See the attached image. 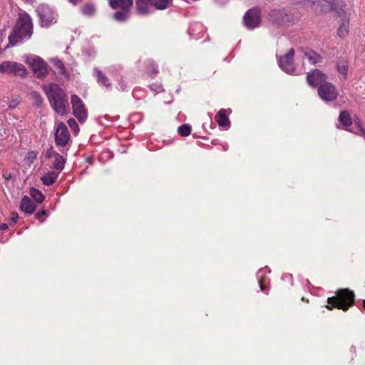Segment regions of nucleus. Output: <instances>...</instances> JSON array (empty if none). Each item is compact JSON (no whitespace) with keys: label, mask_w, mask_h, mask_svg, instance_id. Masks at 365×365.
<instances>
[{"label":"nucleus","mask_w":365,"mask_h":365,"mask_svg":"<svg viewBox=\"0 0 365 365\" xmlns=\"http://www.w3.org/2000/svg\"><path fill=\"white\" fill-rule=\"evenodd\" d=\"M318 94L324 101H332L338 96L335 86L331 83H324L318 88Z\"/></svg>","instance_id":"nucleus-6"},{"label":"nucleus","mask_w":365,"mask_h":365,"mask_svg":"<svg viewBox=\"0 0 365 365\" xmlns=\"http://www.w3.org/2000/svg\"><path fill=\"white\" fill-rule=\"evenodd\" d=\"M52 62L53 63V66L56 69V71L62 74V75H65L66 76H67V75L66 74V71H65V68H64V65L63 63L58 59H53L52 60Z\"/></svg>","instance_id":"nucleus-31"},{"label":"nucleus","mask_w":365,"mask_h":365,"mask_svg":"<svg viewBox=\"0 0 365 365\" xmlns=\"http://www.w3.org/2000/svg\"><path fill=\"white\" fill-rule=\"evenodd\" d=\"M58 178V174L53 172L48 173L41 178V180L44 185H51L55 182Z\"/></svg>","instance_id":"nucleus-26"},{"label":"nucleus","mask_w":365,"mask_h":365,"mask_svg":"<svg viewBox=\"0 0 365 365\" xmlns=\"http://www.w3.org/2000/svg\"><path fill=\"white\" fill-rule=\"evenodd\" d=\"M327 76L319 70L315 69L307 75L308 84L312 87H317L323 85L326 82Z\"/></svg>","instance_id":"nucleus-12"},{"label":"nucleus","mask_w":365,"mask_h":365,"mask_svg":"<svg viewBox=\"0 0 365 365\" xmlns=\"http://www.w3.org/2000/svg\"><path fill=\"white\" fill-rule=\"evenodd\" d=\"M0 73L24 77L27 72L24 66L21 63L14 61H4L0 63Z\"/></svg>","instance_id":"nucleus-4"},{"label":"nucleus","mask_w":365,"mask_h":365,"mask_svg":"<svg viewBox=\"0 0 365 365\" xmlns=\"http://www.w3.org/2000/svg\"><path fill=\"white\" fill-rule=\"evenodd\" d=\"M178 133L183 137H187L190 134L191 127L187 124H183L178 127Z\"/></svg>","instance_id":"nucleus-32"},{"label":"nucleus","mask_w":365,"mask_h":365,"mask_svg":"<svg viewBox=\"0 0 365 365\" xmlns=\"http://www.w3.org/2000/svg\"><path fill=\"white\" fill-rule=\"evenodd\" d=\"M44 90L54 110L61 115H64L68 106L64 91L56 83H50L44 87Z\"/></svg>","instance_id":"nucleus-2"},{"label":"nucleus","mask_w":365,"mask_h":365,"mask_svg":"<svg viewBox=\"0 0 365 365\" xmlns=\"http://www.w3.org/2000/svg\"><path fill=\"white\" fill-rule=\"evenodd\" d=\"M118 88L123 91L128 88L126 82L122 78L118 80Z\"/></svg>","instance_id":"nucleus-35"},{"label":"nucleus","mask_w":365,"mask_h":365,"mask_svg":"<svg viewBox=\"0 0 365 365\" xmlns=\"http://www.w3.org/2000/svg\"><path fill=\"white\" fill-rule=\"evenodd\" d=\"M31 34V19L27 14L21 13L12 34L9 36V43L14 46L23 39L30 38Z\"/></svg>","instance_id":"nucleus-1"},{"label":"nucleus","mask_w":365,"mask_h":365,"mask_svg":"<svg viewBox=\"0 0 365 365\" xmlns=\"http://www.w3.org/2000/svg\"><path fill=\"white\" fill-rule=\"evenodd\" d=\"M40 22L42 26H48L53 21V14L50 7L41 5L37 9Z\"/></svg>","instance_id":"nucleus-13"},{"label":"nucleus","mask_w":365,"mask_h":365,"mask_svg":"<svg viewBox=\"0 0 365 365\" xmlns=\"http://www.w3.org/2000/svg\"><path fill=\"white\" fill-rule=\"evenodd\" d=\"M26 62L38 77H43L47 73V67L43 61L37 56L29 57Z\"/></svg>","instance_id":"nucleus-10"},{"label":"nucleus","mask_w":365,"mask_h":365,"mask_svg":"<svg viewBox=\"0 0 365 365\" xmlns=\"http://www.w3.org/2000/svg\"><path fill=\"white\" fill-rule=\"evenodd\" d=\"M35 208L36 205L29 197L24 196L22 198L20 204V209L22 212H24L27 214H32L35 210Z\"/></svg>","instance_id":"nucleus-19"},{"label":"nucleus","mask_w":365,"mask_h":365,"mask_svg":"<svg viewBox=\"0 0 365 365\" xmlns=\"http://www.w3.org/2000/svg\"><path fill=\"white\" fill-rule=\"evenodd\" d=\"M30 195L37 203H41L44 200V196L42 192L35 188L31 189Z\"/></svg>","instance_id":"nucleus-30"},{"label":"nucleus","mask_w":365,"mask_h":365,"mask_svg":"<svg viewBox=\"0 0 365 365\" xmlns=\"http://www.w3.org/2000/svg\"><path fill=\"white\" fill-rule=\"evenodd\" d=\"M19 219V215L16 212H13L11 214V220L14 223H16Z\"/></svg>","instance_id":"nucleus-40"},{"label":"nucleus","mask_w":365,"mask_h":365,"mask_svg":"<svg viewBox=\"0 0 365 365\" xmlns=\"http://www.w3.org/2000/svg\"><path fill=\"white\" fill-rule=\"evenodd\" d=\"M19 103V98L16 97V98H11L9 102V108H11V109L15 108L18 106Z\"/></svg>","instance_id":"nucleus-36"},{"label":"nucleus","mask_w":365,"mask_h":365,"mask_svg":"<svg viewBox=\"0 0 365 365\" xmlns=\"http://www.w3.org/2000/svg\"><path fill=\"white\" fill-rule=\"evenodd\" d=\"M53 158V167L59 171L62 170L64 167L65 159L58 153H54Z\"/></svg>","instance_id":"nucleus-25"},{"label":"nucleus","mask_w":365,"mask_h":365,"mask_svg":"<svg viewBox=\"0 0 365 365\" xmlns=\"http://www.w3.org/2000/svg\"><path fill=\"white\" fill-rule=\"evenodd\" d=\"M287 15L281 9H273L269 13V19L272 22L280 24L285 21Z\"/></svg>","instance_id":"nucleus-18"},{"label":"nucleus","mask_w":365,"mask_h":365,"mask_svg":"<svg viewBox=\"0 0 365 365\" xmlns=\"http://www.w3.org/2000/svg\"><path fill=\"white\" fill-rule=\"evenodd\" d=\"M349 131H351L359 135L364 136L365 138V128L361 127V125H358L357 128L355 130H349Z\"/></svg>","instance_id":"nucleus-34"},{"label":"nucleus","mask_w":365,"mask_h":365,"mask_svg":"<svg viewBox=\"0 0 365 365\" xmlns=\"http://www.w3.org/2000/svg\"><path fill=\"white\" fill-rule=\"evenodd\" d=\"M313 3L322 5L324 9L329 8L339 16L344 13L345 4L343 0H314Z\"/></svg>","instance_id":"nucleus-8"},{"label":"nucleus","mask_w":365,"mask_h":365,"mask_svg":"<svg viewBox=\"0 0 365 365\" xmlns=\"http://www.w3.org/2000/svg\"><path fill=\"white\" fill-rule=\"evenodd\" d=\"M81 12L84 15L91 14V6L89 4H86L81 8Z\"/></svg>","instance_id":"nucleus-37"},{"label":"nucleus","mask_w":365,"mask_h":365,"mask_svg":"<svg viewBox=\"0 0 365 365\" xmlns=\"http://www.w3.org/2000/svg\"><path fill=\"white\" fill-rule=\"evenodd\" d=\"M223 149H224L225 150H226L227 149V144H226V145H225V146H223Z\"/></svg>","instance_id":"nucleus-47"},{"label":"nucleus","mask_w":365,"mask_h":365,"mask_svg":"<svg viewBox=\"0 0 365 365\" xmlns=\"http://www.w3.org/2000/svg\"><path fill=\"white\" fill-rule=\"evenodd\" d=\"M150 89L153 91L155 94H157L158 93H160L163 91V86L160 83H153L150 85Z\"/></svg>","instance_id":"nucleus-33"},{"label":"nucleus","mask_w":365,"mask_h":365,"mask_svg":"<svg viewBox=\"0 0 365 365\" xmlns=\"http://www.w3.org/2000/svg\"><path fill=\"white\" fill-rule=\"evenodd\" d=\"M294 55V48H290L288 52L282 56L278 57V64L279 68L284 72L292 74L295 68L293 63Z\"/></svg>","instance_id":"nucleus-5"},{"label":"nucleus","mask_w":365,"mask_h":365,"mask_svg":"<svg viewBox=\"0 0 365 365\" xmlns=\"http://www.w3.org/2000/svg\"><path fill=\"white\" fill-rule=\"evenodd\" d=\"M28 158L29 159H34L36 158V153L34 152H30L29 154H28Z\"/></svg>","instance_id":"nucleus-41"},{"label":"nucleus","mask_w":365,"mask_h":365,"mask_svg":"<svg viewBox=\"0 0 365 365\" xmlns=\"http://www.w3.org/2000/svg\"><path fill=\"white\" fill-rule=\"evenodd\" d=\"M337 70L344 78H346L348 73V63L346 60H342L337 63Z\"/></svg>","instance_id":"nucleus-29"},{"label":"nucleus","mask_w":365,"mask_h":365,"mask_svg":"<svg viewBox=\"0 0 365 365\" xmlns=\"http://www.w3.org/2000/svg\"><path fill=\"white\" fill-rule=\"evenodd\" d=\"M349 31V19L346 18L342 20L340 26L338 29L337 34L340 38L346 37Z\"/></svg>","instance_id":"nucleus-24"},{"label":"nucleus","mask_w":365,"mask_h":365,"mask_svg":"<svg viewBox=\"0 0 365 365\" xmlns=\"http://www.w3.org/2000/svg\"><path fill=\"white\" fill-rule=\"evenodd\" d=\"M8 228V225L6 223H3L0 225V230H6Z\"/></svg>","instance_id":"nucleus-42"},{"label":"nucleus","mask_w":365,"mask_h":365,"mask_svg":"<svg viewBox=\"0 0 365 365\" xmlns=\"http://www.w3.org/2000/svg\"><path fill=\"white\" fill-rule=\"evenodd\" d=\"M45 214V212L43 211L42 212H38L36 214V216L37 218H40L41 216H43V215Z\"/></svg>","instance_id":"nucleus-44"},{"label":"nucleus","mask_w":365,"mask_h":365,"mask_svg":"<svg viewBox=\"0 0 365 365\" xmlns=\"http://www.w3.org/2000/svg\"><path fill=\"white\" fill-rule=\"evenodd\" d=\"M364 306L365 307V300L364 301Z\"/></svg>","instance_id":"nucleus-48"},{"label":"nucleus","mask_w":365,"mask_h":365,"mask_svg":"<svg viewBox=\"0 0 365 365\" xmlns=\"http://www.w3.org/2000/svg\"><path fill=\"white\" fill-rule=\"evenodd\" d=\"M55 153L53 152L52 150H48L47 153H46V155L49 158H51L52 156L53 157V154Z\"/></svg>","instance_id":"nucleus-43"},{"label":"nucleus","mask_w":365,"mask_h":365,"mask_svg":"<svg viewBox=\"0 0 365 365\" xmlns=\"http://www.w3.org/2000/svg\"><path fill=\"white\" fill-rule=\"evenodd\" d=\"M351 349L354 351V352H356V349H355V347L354 346H351Z\"/></svg>","instance_id":"nucleus-46"},{"label":"nucleus","mask_w":365,"mask_h":365,"mask_svg":"<svg viewBox=\"0 0 365 365\" xmlns=\"http://www.w3.org/2000/svg\"><path fill=\"white\" fill-rule=\"evenodd\" d=\"M231 113L230 109H220L216 114L215 118L218 125L225 130H228L230 128V121L227 115Z\"/></svg>","instance_id":"nucleus-14"},{"label":"nucleus","mask_w":365,"mask_h":365,"mask_svg":"<svg viewBox=\"0 0 365 365\" xmlns=\"http://www.w3.org/2000/svg\"><path fill=\"white\" fill-rule=\"evenodd\" d=\"M70 140V133L63 123H58L55 133V140L57 145L65 146Z\"/></svg>","instance_id":"nucleus-11"},{"label":"nucleus","mask_w":365,"mask_h":365,"mask_svg":"<svg viewBox=\"0 0 365 365\" xmlns=\"http://www.w3.org/2000/svg\"><path fill=\"white\" fill-rule=\"evenodd\" d=\"M300 52L312 64H316L322 61V57L312 49L308 48H301Z\"/></svg>","instance_id":"nucleus-17"},{"label":"nucleus","mask_w":365,"mask_h":365,"mask_svg":"<svg viewBox=\"0 0 365 365\" xmlns=\"http://www.w3.org/2000/svg\"><path fill=\"white\" fill-rule=\"evenodd\" d=\"M264 271L267 272V273L270 272L269 268L265 267L264 268L261 269L259 270V272L257 273V278H258L259 284V287H260L261 290L262 292H264L267 293L266 287L264 286V283L266 282V279H265V278L262 277V275L260 274V273L264 272Z\"/></svg>","instance_id":"nucleus-28"},{"label":"nucleus","mask_w":365,"mask_h":365,"mask_svg":"<svg viewBox=\"0 0 365 365\" xmlns=\"http://www.w3.org/2000/svg\"><path fill=\"white\" fill-rule=\"evenodd\" d=\"M354 299L355 294L353 291L349 289H340L338 290L336 297L328 298V304L331 306L327 305V308L331 309L332 307H334L346 312L354 304Z\"/></svg>","instance_id":"nucleus-3"},{"label":"nucleus","mask_w":365,"mask_h":365,"mask_svg":"<svg viewBox=\"0 0 365 365\" xmlns=\"http://www.w3.org/2000/svg\"><path fill=\"white\" fill-rule=\"evenodd\" d=\"M205 29L204 26L199 22L192 23L188 29V34L192 38L199 39L202 37Z\"/></svg>","instance_id":"nucleus-16"},{"label":"nucleus","mask_w":365,"mask_h":365,"mask_svg":"<svg viewBox=\"0 0 365 365\" xmlns=\"http://www.w3.org/2000/svg\"><path fill=\"white\" fill-rule=\"evenodd\" d=\"M339 120L345 127H348L351 124V119L349 113L347 111L341 112L339 117Z\"/></svg>","instance_id":"nucleus-27"},{"label":"nucleus","mask_w":365,"mask_h":365,"mask_svg":"<svg viewBox=\"0 0 365 365\" xmlns=\"http://www.w3.org/2000/svg\"><path fill=\"white\" fill-rule=\"evenodd\" d=\"M150 64V67L153 71V73L150 75L152 78H153L154 76H155L156 73H158V68H157V66L153 62H151Z\"/></svg>","instance_id":"nucleus-38"},{"label":"nucleus","mask_w":365,"mask_h":365,"mask_svg":"<svg viewBox=\"0 0 365 365\" xmlns=\"http://www.w3.org/2000/svg\"><path fill=\"white\" fill-rule=\"evenodd\" d=\"M150 6L148 0H135V11L139 16H145L150 14Z\"/></svg>","instance_id":"nucleus-15"},{"label":"nucleus","mask_w":365,"mask_h":365,"mask_svg":"<svg viewBox=\"0 0 365 365\" xmlns=\"http://www.w3.org/2000/svg\"><path fill=\"white\" fill-rule=\"evenodd\" d=\"M71 104L75 117L79 121L83 122L87 118V112L83 101L78 96L73 94L71 96Z\"/></svg>","instance_id":"nucleus-9"},{"label":"nucleus","mask_w":365,"mask_h":365,"mask_svg":"<svg viewBox=\"0 0 365 365\" xmlns=\"http://www.w3.org/2000/svg\"><path fill=\"white\" fill-rule=\"evenodd\" d=\"M260 21V11L257 8L250 9L244 16V23L248 29H253L257 27Z\"/></svg>","instance_id":"nucleus-7"},{"label":"nucleus","mask_w":365,"mask_h":365,"mask_svg":"<svg viewBox=\"0 0 365 365\" xmlns=\"http://www.w3.org/2000/svg\"><path fill=\"white\" fill-rule=\"evenodd\" d=\"M151 6L157 10H165L173 5V0H148Z\"/></svg>","instance_id":"nucleus-21"},{"label":"nucleus","mask_w":365,"mask_h":365,"mask_svg":"<svg viewBox=\"0 0 365 365\" xmlns=\"http://www.w3.org/2000/svg\"><path fill=\"white\" fill-rule=\"evenodd\" d=\"M120 10L113 14V19L119 22H123L130 16V9H120Z\"/></svg>","instance_id":"nucleus-22"},{"label":"nucleus","mask_w":365,"mask_h":365,"mask_svg":"<svg viewBox=\"0 0 365 365\" xmlns=\"http://www.w3.org/2000/svg\"><path fill=\"white\" fill-rule=\"evenodd\" d=\"M71 3H72L73 4H78L80 1H81V0H68Z\"/></svg>","instance_id":"nucleus-45"},{"label":"nucleus","mask_w":365,"mask_h":365,"mask_svg":"<svg viewBox=\"0 0 365 365\" xmlns=\"http://www.w3.org/2000/svg\"><path fill=\"white\" fill-rule=\"evenodd\" d=\"M108 2L113 9H130L133 0H108Z\"/></svg>","instance_id":"nucleus-20"},{"label":"nucleus","mask_w":365,"mask_h":365,"mask_svg":"<svg viewBox=\"0 0 365 365\" xmlns=\"http://www.w3.org/2000/svg\"><path fill=\"white\" fill-rule=\"evenodd\" d=\"M95 71L96 73L98 83L107 89L110 88L111 83H110L107 76L101 71H99L98 69H96Z\"/></svg>","instance_id":"nucleus-23"},{"label":"nucleus","mask_w":365,"mask_h":365,"mask_svg":"<svg viewBox=\"0 0 365 365\" xmlns=\"http://www.w3.org/2000/svg\"><path fill=\"white\" fill-rule=\"evenodd\" d=\"M68 124L73 130L78 128V125L74 119H69L68 120Z\"/></svg>","instance_id":"nucleus-39"}]
</instances>
